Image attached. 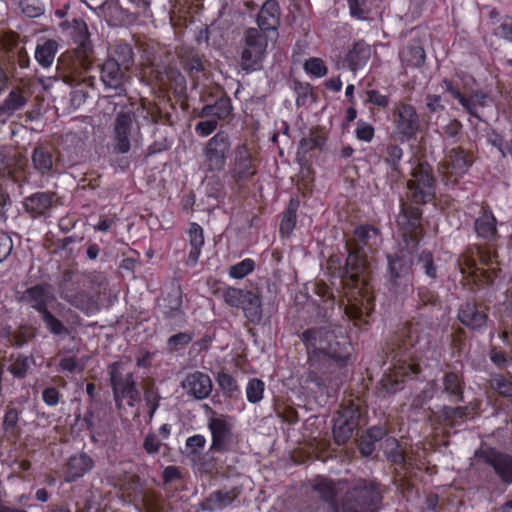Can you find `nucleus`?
<instances>
[{"label": "nucleus", "mask_w": 512, "mask_h": 512, "mask_svg": "<svg viewBox=\"0 0 512 512\" xmlns=\"http://www.w3.org/2000/svg\"><path fill=\"white\" fill-rule=\"evenodd\" d=\"M442 385L443 393L450 402L461 403L464 401L465 382L460 373L446 372L442 378Z\"/></svg>", "instance_id": "34"}, {"label": "nucleus", "mask_w": 512, "mask_h": 512, "mask_svg": "<svg viewBox=\"0 0 512 512\" xmlns=\"http://www.w3.org/2000/svg\"><path fill=\"white\" fill-rule=\"evenodd\" d=\"M23 300L40 315L48 310V305L54 300V296L48 285L36 284L26 289Z\"/></svg>", "instance_id": "27"}, {"label": "nucleus", "mask_w": 512, "mask_h": 512, "mask_svg": "<svg viewBox=\"0 0 512 512\" xmlns=\"http://www.w3.org/2000/svg\"><path fill=\"white\" fill-rule=\"evenodd\" d=\"M384 453L391 463L401 465L406 470L414 468L413 459L400 449V443L396 438L389 437L386 439Z\"/></svg>", "instance_id": "38"}, {"label": "nucleus", "mask_w": 512, "mask_h": 512, "mask_svg": "<svg viewBox=\"0 0 512 512\" xmlns=\"http://www.w3.org/2000/svg\"><path fill=\"white\" fill-rule=\"evenodd\" d=\"M141 135L140 126L130 110L120 111L113 121L111 149L114 154L123 155L130 152L132 144Z\"/></svg>", "instance_id": "11"}, {"label": "nucleus", "mask_w": 512, "mask_h": 512, "mask_svg": "<svg viewBox=\"0 0 512 512\" xmlns=\"http://www.w3.org/2000/svg\"><path fill=\"white\" fill-rule=\"evenodd\" d=\"M246 295L245 302L241 307L244 315L250 323L259 325L263 318L261 297L251 290Z\"/></svg>", "instance_id": "41"}, {"label": "nucleus", "mask_w": 512, "mask_h": 512, "mask_svg": "<svg viewBox=\"0 0 512 512\" xmlns=\"http://www.w3.org/2000/svg\"><path fill=\"white\" fill-rule=\"evenodd\" d=\"M212 106L215 110V117L219 120L227 119L233 109L231 99L226 95L219 97Z\"/></svg>", "instance_id": "64"}, {"label": "nucleus", "mask_w": 512, "mask_h": 512, "mask_svg": "<svg viewBox=\"0 0 512 512\" xmlns=\"http://www.w3.org/2000/svg\"><path fill=\"white\" fill-rule=\"evenodd\" d=\"M110 385L116 407L120 410L125 406L133 408L140 401V391L132 372H126L119 362L109 366Z\"/></svg>", "instance_id": "9"}, {"label": "nucleus", "mask_w": 512, "mask_h": 512, "mask_svg": "<svg viewBox=\"0 0 512 512\" xmlns=\"http://www.w3.org/2000/svg\"><path fill=\"white\" fill-rule=\"evenodd\" d=\"M380 238L377 227L360 224L345 243L348 252L345 264L342 265L339 257H331L328 262L333 274L341 279L347 301L345 313L355 326H368L375 309L368 253L376 251Z\"/></svg>", "instance_id": "1"}, {"label": "nucleus", "mask_w": 512, "mask_h": 512, "mask_svg": "<svg viewBox=\"0 0 512 512\" xmlns=\"http://www.w3.org/2000/svg\"><path fill=\"white\" fill-rule=\"evenodd\" d=\"M472 166L467 152L461 148L450 149L439 164V171L446 185H456Z\"/></svg>", "instance_id": "14"}, {"label": "nucleus", "mask_w": 512, "mask_h": 512, "mask_svg": "<svg viewBox=\"0 0 512 512\" xmlns=\"http://www.w3.org/2000/svg\"><path fill=\"white\" fill-rule=\"evenodd\" d=\"M457 265L460 273L466 278L471 277L474 279L481 276L484 282L490 284L496 276H491L487 270L478 267L474 253L470 249L466 250L459 256Z\"/></svg>", "instance_id": "29"}, {"label": "nucleus", "mask_w": 512, "mask_h": 512, "mask_svg": "<svg viewBox=\"0 0 512 512\" xmlns=\"http://www.w3.org/2000/svg\"><path fill=\"white\" fill-rule=\"evenodd\" d=\"M25 164L23 157L14 149L3 147L0 149V175L14 178L16 172Z\"/></svg>", "instance_id": "36"}, {"label": "nucleus", "mask_w": 512, "mask_h": 512, "mask_svg": "<svg viewBox=\"0 0 512 512\" xmlns=\"http://www.w3.org/2000/svg\"><path fill=\"white\" fill-rule=\"evenodd\" d=\"M161 396L157 389L148 388L144 392V401L147 407V415L149 420L151 421L159 408Z\"/></svg>", "instance_id": "62"}, {"label": "nucleus", "mask_w": 512, "mask_h": 512, "mask_svg": "<svg viewBox=\"0 0 512 512\" xmlns=\"http://www.w3.org/2000/svg\"><path fill=\"white\" fill-rule=\"evenodd\" d=\"M56 204V193L51 191H38L23 199V207L33 219L48 217Z\"/></svg>", "instance_id": "20"}, {"label": "nucleus", "mask_w": 512, "mask_h": 512, "mask_svg": "<svg viewBox=\"0 0 512 512\" xmlns=\"http://www.w3.org/2000/svg\"><path fill=\"white\" fill-rule=\"evenodd\" d=\"M491 388L500 396L505 398L512 397V380L502 374H495L490 380Z\"/></svg>", "instance_id": "60"}, {"label": "nucleus", "mask_w": 512, "mask_h": 512, "mask_svg": "<svg viewBox=\"0 0 512 512\" xmlns=\"http://www.w3.org/2000/svg\"><path fill=\"white\" fill-rule=\"evenodd\" d=\"M265 384L261 379L252 378L246 386V397L249 403L257 404L263 399Z\"/></svg>", "instance_id": "59"}, {"label": "nucleus", "mask_w": 512, "mask_h": 512, "mask_svg": "<svg viewBox=\"0 0 512 512\" xmlns=\"http://www.w3.org/2000/svg\"><path fill=\"white\" fill-rule=\"evenodd\" d=\"M300 339L306 347L310 368L307 382L321 396H333L342 379L332 367L342 369L352 364L353 345L342 327L327 325L304 330Z\"/></svg>", "instance_id": "2"}, {"label": "nucleus", "mask_w": 512, "mask_h": 512, "mask_svg": "<svg viewBox=\"0 0 512 512\" xmlns=\"http://www.w3.org/2000/svg\"><path fill=\"white\" fill-rule=\"evenodd\" d=\"M350 16L360 21L369 20L372 0H346Z\"/></svg>", "instance_id": "50"}, {"label": "nucleus", "mask_w": 512, "mask_h": 512, "mask_svg": "<svg viewBox=\"0 0 512 512\" xmlns=\"http://www.w3.org/2000/svg\"><path fill=\"white\" fill-rule=\"evenodd\" d=\"M457 318L469 330L482 334L487 328L488 308L475 301H467L459 307Z\"/></svg>", "instance_id": "18"}, {"label": "nucleus", "mask_w": 512, "mask_h": 512, "mask_svg": "<svg viewBox=\"0 0 512 512\" xmlns=\"http://www.w3.org/2000/svg\"><path fill=\"white\" fill-rule=\"evenodd\" d=\"M391 122L394 133L401 142L415 139L421 129V120L416 108L404 101L395 103L391 110Z\"/></svg>", "instance_id": "12"}, {"label": "nucleus", "mask_w": 512, "mask_h": 512, "mask_svg": "<svg viewBox=\"0 0 512 512\" xmlns=\"http://www.w3.org/2000/svg\"><path fill=\"white\" fill-rule=\"evenodd\" d=\"M472 413V409L470 406H448L444 405L439 410V418L445 423L447 426L453 428L460 423L464 422Z\"/></svg>", "instance_id": "40"}, {"label": "nucleus", "mask_w": 512, "mask_h": 512, "mask_svg": "<svg viewBox=\"0 0 512 512\" xmlns=\"http://www.w3.org/2000/svg\"><path fill=\"white\" fill-rule=\"evenodd\" d=\"M109 58H115L125 70H129L134 64L133 48L128 43L119 42L115 45L113 55Z\"/></svg>", "instance_id": "47"}, {"label": "nucleus", "mask_w": 512, "mask_h": 512, "mask_svg": "<svg viewBox=\"0 0 512 512\" xmlns=\"http://www.w3.org/2000/svg\"><path fill=\"white\" fill-rule=\"evenodd\" d=\"M410 175L405 195L400 199L396 223L401 239L413 249L423 236V206L436 200L437 180L432 166L426 161L419 162Z\"/></svg>", "instance_id": "3"}, {"label": "nucleus", "mask_w": 512, "mask_h": 512, "mask_svg": "<svg viewBox=\"0 0 512 512\" xmlns=\"http://www.w3.org/2000/svg\"><path fill=\"white\" fill-rule=\"evenodd\" d=\"M41 320L45 324L47 330L56 336L67 335L69 333L64 323L55 317L49 309L40 314Z\"/></svg>", "instance_id": "53"}, {"label": "nucleus", "mask_w": 512, "mask_h": 512, "mask_svg": "<svg viewBox=\"0 0 512 512\" xmlns=\"http://www.w3.org/2000/svg\"><path fill=\"white\" fill-rule=\"evenodd\" d=\"M248 292L249 290L227 286L222 290V298L228 306L241 308L247 297L246 293Z\"/></svg>", "instance_id": "52"}, {"label": "nucleus", "mask_w": 512, "mask_h": 512, "mask_svg": "<svg viewBox=\"0 0 512 512\" xmlns=\"http://www.w3.org/2000/svg\"><path fill=\"white\" fill-rule=\"evenodd\" d=\"M417 343L416 328L410 324L404 326L387 344L385 355L390 366L380 380L381 393L395 394L401 391L406 378H414L421 372Z\"/></svg>", "instance_id": "4"}, {"label": "nucleus", "mask_w": 512, "mask_h": 512, "mask_svg": "<svg viewBox=\"0 0 512 512\" xmlns=\"http://www.w3.org/2000/svg\"><path fill=\"white\" fill-rule=\"evenodd\" d=\"M382 500L379 483L366 479L356 480L344 496L345 504L352 512H377Z\"/></svg>", "instance_id": "6"}, {"label": "nucleus", "mask_w": 512, "mask_h": 512, "mask_svg": "<svg viewBox=\"0 0 512 512\" xmlns=\"http://www.w3.org/2000/svg\"><path fill=\"white\" fill-rule=\"evenodd\" d=\"M98 409L97 404H89V407L81 417L80 415H76V419L78 421H81L84 425L86 430L91 434V438L95 440V437L93 436L95 429L97 427V424L100 422V418L98 415Z\"/></svg>", "instance_id": "54"}, {"label": "nucleus", "mask_w": 512, "mask_h": 512, "mask_svg": "<svg viewBox=\"0 0 512 512\" xmlns=\"http://www.w3.org/2000/svg\"><path fill=\"white\" fill-rule=\"evenodd\" d=\"M31 160L33 168L41 176H52L62 172L59 152L50 146L39 145L35 147L32 152Z\"/></svg>", "instance_id": "19"}, {"label": "nucleus", "mask_w": 512, "mask_h": 512, "mask_svg": "<svg viewBox=\"0 0 512 512\" xmlns=\"http://www.w3.org/2000/svg\"><path fill=\"white\" fill-rule=\"evenodd\" d=\"M230 146V138L225 131L217 132L208 140L204 148L207 171L220 172L224 169Z\"/></svg>", "instance_id": "17"}, {"label": "nucleus", "mask_w": 512, "mask_h": 512, "mask_svg": "<svg viewBox=\"0 0 512 512\" xmlns=\"http://www.w3.org/2000/svg\"><path fill=\"white\" fill-rule=\"evenodd\" d=\"M208 417L207 427L211 433L210 450L216 453H226L229 451L233 436V424L230 417L226 415H216V412L207 404L204 405Z\"/></svg>", "instance_id": "13"}, {"label": "nucleus", "mask_w": 512, "mask_h": 512, "mask_svg": "<svg viewBox=\"0 0 512 512\" xmlns=\"http://www.w3.org/2000/svg\"><path fill=\"white\" fill-rule=\"evenodd\" d=\"M402 64L410 68H420L423 66L426 53L422 46L411 45L405 47L399 54Z\"/></svg>", "instance_id": "44"}, {"label": "nucleus", "mask_w": 512, "mask_h": 512, "mask_svg": "<svg viewBox=\"0 0 512 512\" xmlns=\"http://www.w3.org/2000/svg\"><path fill=\"white\" fill-rule=\"evenodd\" d=\"M311 488L326 502L333 511L337 508V490L333 481L324 476H317L311 481Z\"/></svg>", "instance_id": "37"}, {"label": "nucleus", "mask_w": 512, "mask_h": 512, "mask_svg": "<svg viewBox=\"0 0 512 512\" xmlns=\"http://www.w3.org/2000/svg\"><path fill=\"white\" fill-rule=\"evenodd\" d=\"M498 221L489 205L480 207L478 216L474 221V231L478 238L485 242H494L499 238Z\"/></svg>", "instance_id": "22"}, {"label": "nucleus", "mask_w": 512, "mask_h": 512, "mask_svg": "<svg viewBox=\"0 0 512 512\" xmlns=\"http://www.w3.org/2000/svg\"><path fill=\"white\" fill-rule=\"evenodd\" d=\"M58 48L59 44L54 39H46L42 43H38L34 52L36 62L43 69L50 68L55 60Z\"/></svg>", "instance_id": "39"}, {"label": "nucleus", "mask_w": 512, "mask_h": 512, "mask_svg": "<svg viewBox=\"0 0 512 512\" xmlns=\"http://www.w3.org/2000/svg\"><path fill=\"white\" fill-rule=\"evenodd\" d=\"M93 466V459L84 452L71 456L67 461L64 472L65 482L71 483L76 481L87 474Z\"/></svg>", "instance_id": "28"}, {"label": "nucleus", "mask_w": 512, "mask_h": 512, "mask_svg": "<svg viewBox=\"0 0 512 512\" xmlns=\"http://www.w3.org/2000/svg\"><path fill=\"white\" fill-rule=\"evenodd\" d=\"M125 69L115 58H107L99 65L100 80L107 89L120 90L124 84Z\"/></svg>", "instance_id": "26"}, {"label": "nucleus", "mask_w": 512, "mask_h": 512, "mask_svg": "<svg viewBox=\"0 0 512 512\" xmlns=\"http://www.w3.org/2000/svg\"><path fill=\"white\" fill-rule=\"evenodd\" d=\"M18 7L28 18H38L45 13V5L40 0H18Z\"/></svg>", "instance_id": "58"}, {"label": "nucleus", "mask_w": 512, "mask_h": 512, "mask_svg": "<svg viewBox=\"0 0 512 512\" xmlns=\"http://www.w3.org/2000/svg\"><path fill=\"white\" fill-rule=\"evenodd\" d=\"M256 267V263L252 258H245L242 261L230 266L228 275L232 279H243L247 275L251 274Z\"/></svg>", "instance_id": "56"}, {"label": "nucleus", "mask_w": 512, "mask_h": 512, "mask_svg": "<svg viewBox=\"0 0 512 512\" xmlns=\"http://www.w3.org/2000/svg\"><path fill=\"white\" fill-rule=\"evenodd\" d=\"M304 71L315 78H322L327 75L328 67L323 59L318 57H310L304 62Z\"/></svg>", "instance_id": "61"}, {"label": "nucleus", "mask_w": 512, "mask_h": 512, "mask_svg": "<svg viewBox=\"0 0 512 512\" xmlns=\"http://www.w3.org/2000/svg\"><path fill=\"white\" fill-rule=\"evenodd\" d=\"M241 494L239 487H231L230 489H219L213 491L203 501L199 503L201 511L214 512L223 510L233 504Z\"/></svg>", "instance_id": "25"}, {"label": "nucleus", "mask_w": 512, "mask_h": 512, "mask_svg": "<svg viewBox=\"0 0 512 512\" xmlns=\"http://www.w3.org/2000/svg\"><path fill=\"white\" fill-rule=\"evenodd\" d=\"M298 207V200L291 199L283 212L279 225V234L282 239L289 238L293 233L297 223Z\"/></svg>", "instance_id": "43"}, {"label": "nucleus", "mask_w": 512, "mask_h": 512, "mask_svg": "<svg viewBox=\"0 0 512 512\" xmlns=\"http://www.w3.org/2000/svg\"><path fill=\"white\" fill-rule=\"evenodd\" d=\"M114 485L119 487L124 499L135 505L141 504L146 512H165L161 494L146 489L139 475L125 473Z\"/></svg>", "instance_id": "5"}, {"label": "nucleus", "mask_w": 512, "mask_h": 512, "mask_svg": "<svg viewBox=\"0 0 512 512\" xmlns=\"http://www.w3.org/2000/svg\"><path fill=\"white\" fill-rule=\"evenodd\" d=\"M371 56V48L364 40L353 43L344 58L347 68L353 72L362 69Z\"/></svg>", "instance_id": "32"}, {"label": "nucleus", "mask_w": 512, "mask_h": 512, "mask_svg": "<svg viewBox=\"0 0 512 512\" xmlns=\"http://www.w3.org/2000/svg\"><path fill=\"white\" fill-rule=\"evenodd\" d=\"M403 155V149L396 143L385 144L380 150V158L389 167L391 173L399 174L401 172L400 163Z\"/></svg>", "instance_id": "42"}, {"label": "nucleus", "mask_w": 512, "mask_h": 512, "mask_svg": "<svg viewBox=\"0 0 512 512\" xmlns=\"http://www.w3.org/2000/svg\"><path fill=\"white\" fill-rule=\"evenodd\" d=\"M35 337V331L32 327L21 325L9 336V342L16 347H22Z\"/></svg>", "instance_id": "55"}, {"label": "nucleus", "mask_w": 512, "mask_h": 512, "mask_svg": "<svg viewBox=\"0 0 512 512\" xmlns=\"http://www.w3.org/2000/svg\"><path fill=\"white\" fill-rule=\"evenodd\" d=\"M32 362L33 359L31 357L19 354L15 358H11V363L7 370L15 378L23 379L26 377Z\"/></svg>", "instance_id": "51"}, {"label": "nucleus", "mask_w": 512, "mask_h": 512, "mask_svg": "<svg viewBox=\"0 0 512 512\" xmlns=\"http://www.w3.org/2000/svg\"><path fill=\"white\" fill-rule=\"evenodd\" d=\"M417 264H419L424 271V274L432 279H437V267L434 262L433 253L429 250H422L417 257Z\"/></svg>", "instance_id": "57"}, {"label": "nucleus", "mask_w": 512, "mask_h": 512, "mask_svg": "<svg viewBox=\"0 0 512 512\" xmlns=\"http://www.w3.org/2000/svg\"><path fill=\"white\" fill-rule=\"evenodd\" d=\"M281 11L278 0H266L256 17L258 30L266 35L268 32H277L280 26Z\"/></svg>", "instance_id": "24"}, {"label": "nucleus", "mask_w": 512, "mask_h": 512, "mask_svg": "<svg viewBox=\"0 0 512 512\" xmlns=\"http://www.w3.org/2000/svg\"><path fill=\"white\" fill-rule=\"evenodd\" d=\"M402 242L405 246L404 249L387 255L388 278L395 293L407 292L413 287L412 254L418 247L412 249L403 240Z\"/></svg>", "instance_id": "8"}, {"label": "nucleus", "mask_w": 512, "mask_h": 512, "mask_svg": "<svg viewBox=\"0 0 512 512\" xmlns=\"http://www.w3.org/2000/svg\"><path fill=\"white\" fill-rule=\"evenodd\" d=\"M83 286V282L75 272L65 270L58 285L59 295L72 306L81 310L87 309L90 297Z\"/></svg>", "instance_id": "16"}, {"label": "nucleus", "mask_w": 512, "mask_h": 512, "mask_svg": "<svg viewBox=\"0 0 512 512\" xmlns=\"http://www.w3.org/2000/svg\"><path fill=\"white\" fill-rule=\"evenodd\" d=\"M182 290L180 286H173L163 297L159 304L162 316L166 320L182 317Z\"/></svg>", "instance_id": "31"}, {"label": "nucleus", "mask_w": 512, "mask_h": 512, "mask_svg": "<svg viewBox=\"0 0 512 512\" xmlns=\"http://www.w3.org/2000/svg\"><path fill=\"white\" fill-rule=\"evenodd\" d=\"M25 91L21 87L13 88L0 104V123H5L17 111L22 110L27 104Z\"/></svg>", "instance_id": "30"}, {"label": "nucleus", "mask_w": 512, "mask_h": 512, "mask_svg": "<svg viewBox=\"0 0 512 512\" xmlns=\"http://www.w3.org/2000/svg\"><path fill=\"white\" fill-rule=\"evenodd\" d=\"M189 237V252L188 256L185 260V264L188 267H194L197 265L202 248L204 246V230L203 228L196 222L190 223V227L188 230Z\"/></svg>", "instance_id": "33"}, {"label": "nucleus", "mask_w": 512, "mask_h": 512, "mask_svg": "<svg viewBox=\"0 0 512 512\" xmlns=\"http://www.w3.org/2000/svg\"><path fill=\"white\" fill-rule=\"evenodd\" d=\"M362 399H343L333 417V437L338 445L346 444L358 429L362 418Z\"/></svg>", "instance_id": "7"}, {"label": "nucleus", "mask_w": 512, "mask_h": 512, "mask_svg": "<svg viewBox=\"0 0 512 512\" xmlns=\"http://www.w3.org/2000/svg\"><path fill=\"white\" fill-rule=\"evenodd\" d=\"M258 170L257 154L246 144L238 145L230 167L231 178L239 185L250 181Z\"/></svg>", "instance_id": "15"}, {"label": "nucleus", "mask_w": 512, "mask_h": 512, "mask_svg": "<svg viewBox=\"0 0 512 512\" xmlns=\"http://www.w3.org/2000/svg\"><path fill=\"white\" fill-rule=\"evenodd\" d=\"M417 309L421 310L424 308H434V307H440L441 301L439 298V295L429 289L428 287L421 286L417 290Z\"/></svg>", "instance_id": "49"}, {"label": "nucleus", "mask_w": 512, "mask_h": 512, "mask_svg": "<svg viewBox=\"0 0 512 512\" xmlns=\"http://www.w3.org/2000/svg\"><path fill=\"white\" fill-rule=\"evenodd\" d=\"M217 382L225 398L233 399L241 395L236 379L229 373L224 371L219 372Z\"/></svg>", "instance_id": "46"}, {"label": "nucleus", "mask_w": 512, "mask_h": 512, "mask_svg": "<svg viewBox=\"0 0 512 512\" xmlns=\"http://www.w3.org/2000/svg\"><path fill=\"white\" fill-rule=\"evenodd\" d=\"M481 458L493 468L500 481L506 485L512 484V456L495 448L482 451Z\"/></svg>", "instance_id": "21"}, {"label": "nucleus", "mask_w": 512, "mask_h": 512, "mask_svg": "<svg viewBox=\"0 0 512 512\" xmlns=\"http://www.w3.org/2000/svg\"><path fill=\"white\" fill-rule=\"evenodd\" d=\"M178 57L182 68L193 80H197L199 74L205 70L202 55L193 47L182 48Z\"/></svg>", "instance_id": "35"}, {"label": "nucleus", "mask_w": 512, "mask_h": 512, "mask_svg": "<svg viewBox=\"0 0 512 512\" xmlns=\"http://www.w3.org/2000/svg\"><path fill=\"white\" fill-rule=\"evenodd\" d=\"M486 100L487 95L483 91L473 90L469 95L464 94V100H459L458 103L471 117L480 119L478 108L484 107Z\"/></svg>", "instance_id": "45"}, {"label": "nucleus", "mask_w": 512, "mask_h": 512, "mask_svg": "<svg viewBox=\"0 0 512 512\" xmlns=\"http://www.w3.org/2000/svg\"><path fill=\"white\" fill-rule=\"evenodd\" d=\"M182 388L196 400L208 398L212 392L210 376L201 371L188 373L182 381Z\"/></svg>", "instance_id": "23"}, {"label": "nucleus", "mask_w": 512, "mask_h": 512, "mask_svg": "<svg viewBox=\"0 0 512 512\" xmlns=\"http://www.w3.org/2000/svg\"><path fill=\"white\" fill-rule=\"evenodd\" d=\"M442 137L452 143H458L462 136V124L457 119L450 120L442 127Z\"/></svg>", "instance_id": "63"}, {"label": "nucleus", "mask_w": 512, "mask_h": 512, "mask_svg": "<svg viewBox=\"0 0 512 512\" xmlns=\"http://www.w3.org/2000/svg\"><path fill=\"white\" fill-rule=\"evenodd\" d=\"M267 47V35L262 34L257 28H247L242 40L240 68L247 74L260 70Z\"/></svg>", "instance_id": "10"}, {"label": "nucleus", "mask_w": 512, "mask_h": 512, "mask_svg": "<svg viewBox=\"0 0 512 512\" xmlns=\"http://www.w3.org/2000/svg\"><path fill=\"white\" fill-rule=\"evenodd\" d=\"M22 412L23 409L14 406L13 402L9 403L6 406L2 423L3 430L6 433L11 435H14L16 433L18 422Z\"/></svg>", "instance_id": "48"}]
</instances>
